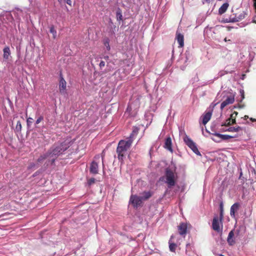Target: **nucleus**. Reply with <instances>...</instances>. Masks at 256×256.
Listing matches in <instances>:
<instances>
[{
  "mask_svg": "<svg viewBox=\"0 0 256 256\" xmlns=\"http://www.w3.org/2000/svg\"><path fill=\"white\" fill-rule=\"evenodd\" d=\"M90 172L91 174H98V166L97 162L94 161L92 162L90 164Z\"/></svg>",
  "mask_w": 256,
  "mask_h": 256,
  "instance_id": "nucleus-13",
  "label": "nucleus"
},
{
  "mask_svg": "<svg viewBox=\"0 0 256 256\" xmlns=\"http://www.w3.org/2000/svg\"><path fill=\"white\" fill-rule=\"evenodd\" d=\"M104 45L106 46V49L109 50H110V46L109 44V40L108 38H106L104 41Z\"/></svg>",
  "mask_w": 256,
  "mask_h": 256,
  "instance_id": "nucleus-27",
  "label": "nucleus"
},
{
  "mask_svg": "<svg viewBox=\"0 0 256 256\" xmlns=\"http://www.w3.org/2000/svg\"><path fill=\"white\" fill-rule=\"evenodd\" d=\"M59 3L61 4L62 2V0H58Z\"/></svg>",
  "mask_w": 256,
  "mask_h": 256,
  "instance_id": "nucleus-40",
  "label": "nucleus"
},
{
  "mask_svg": "<svg viewBox=\"0 0 256 256\" xmlns=\"http://www.w3.org/2000/svg\"><path fill=\"white\" fill-rule=\"evenodd\" d=\"M116 17L117 20H122V12L120 8H118L116 12Z\"/></svg>",
  "mask_w": 256,
  "mask_h": 256,
  "instance_id": "nucleus-24",
  "label": "nucleus"
},
{
  "mask_svg": "<svg viewBox=\"0 0 256 256\" xmlns=\"http://www.w3.org/2000/svg\"><path fill=\"white\" fill-rule=\"evenodd\" d=\"M246 16V14L244 12H242L239 14H233L228 18H224L222 22L224 23L237 22L244 19Z\"/></svg>",
  "mask_w": 256,
  "mask_h": 256,
  "instance_id": "nucleus-3",
  "label": "nucleus"
},
{
  "mask_svg": "<svg viewBox=\"0 0 256 256\" xmlns=\"http://www.w3.org/2000/svg\"><path fill=\"white\" fill-rule=\"evenodd\" d=\"M94 182H95L94 178H91L88 180V184L89 185H91V184H94Z\"/></svg>",
  "mask_w": 256,
  "mask_h": 256,
  "instance_id": "nucleus-33",
  "label": "nucleus"
},
{
  "mask_svg": "<svg viewBox=\"0 0 256 256\" xmlns=\"http://www.w3.org/2000/svg\"><path fill=\"white\" fill-rule=\"evenodd\" d=\"M174 238V236H172L169 240V248L170 251L172 252H175L176 248L177 246L176 244L174 242H171V240Z\"/></svg>",
  "mask_w": 256,
  "mask_h": 256,
  "instance_id": "nucleus-22",
  "label": "nucleus"
},
{
  "mask_svg": "<svg viewBox=\"0 0 256 256\" xmlns=\"http://www.w3.org/2000/svg\"><path fill=\"white\" fill-rule=\"evenodd\" d=\"M224 40L225 42H228V41H230V40H227L226 38L224 39Z\"/></svg>",
  "mask_w": 256,
  "mask_h": 256,
  "instance_id": "nucleus-39",
  "label": "nucleus"
},
{
  "mask_svg": "<svg viewBox=\"0 0 256 256\" xmlns=\"http://www.w3.org/2000/svg\"><path fill=\"white\" fill-rule=\"evenodd\" d=\"M132 134L126 140H120L118 144L116 152L118 154V158L119 161L122 164L124 162L127 152L130 148L132 144Z\"/></svg>",
  "mask_w": 256,
  "mask_h": 256,
  "instance_id": "nucleus-1",
  "label": "nucleus"
},
{
  "mask_svg": "<svg viewBox=\"0 0 256 256\" xmlns=\"http://www.w3.org/2000/svg\"><path fill=\"white\" fill-rule=\"evenodd\" d=\"M250 120H251L252 122H255V121H256V119L252 118H250Z\"/></svg>",
  "mask_w": 256,
  "mask_h": 256,
  "instance_id": "nucleus-38",
  "label": "nucleus"
},
{
  "mask_svg": "<svg viewBox=\"0 0 256 256\" xmlns=\"http://www.w3.org/2000/svg\"><path fill=\"white\" fill-rule=\"evenodd\" d=\"M238 114V112H234L232 114H230V118H234L236 120V118Z\"/></svg>",
  "mask_w": 256,
  "mask_h": 256,
  "instance_id": "nucleus-32",
  "label": "nucleus"
},
{
  "mask_svg": "<svg viewBox=\"0 0 256 256\" xmlns=\"http://www.w3.org/2000/svg\"><path fill=\"white\" fill-rule=\"evenodd\" d=\"M230 125H232L230 119V118H228V119H227L226 120V122H224V124H223L222 125V126H230Z\"/></svg>",
  "mask_w": 256,
  "mask_h": 256,
  "instance_id": "nucleus-29",
  "label": "nucleus"
},
{
  "mask_svg": "<svg viewBox=\"0 0 256 256\" xmlns=\"http://www.w3.org/2000/svg\"><path fill=\"white\" fill-rule=\"evenodd\" d=\"M248 118V116H244V119H246V118Z\"/></svg>",
  "mask_w": 256,
  "mask_h": 256,
  "instance_id": "nucleus-41",
  "label": "nucleus"
},
{
  "mask_svg": "<svg viewBox=\"0 0 256 256\" xmlns=\"http://www.w3.org/2000/svg\"><path fill=\"white\" fill-rule=\"evenodd\" d=\"M234 96H228L222 102V103L221 104V105H220L221 110L224 109V107H226V106H228L230 104H232V103H234Z\"/></svg>",
  "mask_w": 256,
  "mask_h": 256,
  "instance_id": "nucleus-10",
  "label": "nucleus"
},
{
  "mask_svg": "<svg viewBox=\"0 0 256 256\" xmlns=\"http://www.w3.org/2000/svg\"><path fill=\"white\" fill-rule=\"evenodd\" d=\"M142 200L140 196L136 195H132L130 197V202L134 207H138L142 204Z\"/></svg>",
  "mask_w": 256,
  "mask_h": 256,
  "instance_id": "nucleus-6",
  "label": "nucleus"
},
{
  "mask_svg": "<svg viewBox=\"0 0 256 256\" xmlns=\"http://www.w3.org/2000/svg\"><path fill=\"white\" fill-rule=\"evenodd\" d=\"M164 148L170 151V152H172V139L171 138L168 136V137L164 142Z\"/></svg>",
  "mask_w": 256,
  "mask_h": 256,
  "instance_id": "nucleus-14",
  "label": "nucleus"
},
{
  "mask_svg": "<svg viewBox=\"0 0 256 256\" xmlns=\"http://www.w3.org/2000/svg\"><path fill=\"white\" fill-rule=\"evenodd\" d=\"M220 256H224L220 254Z\"/></svg>",
  "mask_w": 256,
  "mask_h": 256,
  "instance_id": "nucleus-42",
  "label": "nucleus"
},
{
  "mask_svg": "<svg viewBox=\"0 0 256 256\" xmlns=\"http://www.w3.org/2000/svg\"><path fill=\"white\" fill-rule=\"evenodd\" d=\"M66 2L69 6H72V1L70 0H66Z\"/></svg>",
  "mask_w": 256,
  "mask_h": 256,
  "instance_id": "nucleus-37",
  "label": "nucleus"
},
{
  "mask_svg": "<svg viewBox=\"0 0 256 256\" xmlns=\"http://www.w3.org/2000/svg\"><path fill=\"white\" fill-rule=\"evenodd\" d=\"M234 230H232L228 234V238H227V242L229 245L230 246H233L235 243L236 242L234 240Z\"/></svg>",
  "mask_w": 256,
  "mask_h": 256,
  "instance_id": "nucleus-15",
  "label": "nucleus"
},
{
  "mask_svg": "<svg viewBox=\"0 0 256 256\" xmlns=\"http://www.w3.org/2000/svg\"><path fill=\"white\" fill-rule=\"evenodd\" d=\"M240 207L238 202H236L233 204L230 209V215L232 218H236V212L238 211Z\"/></svg>",
  "mask_w": 256,
  "mask_h": 256,
  "instance_id": "nucleus-9",
  "label": "nucleus"
},
{
  "mask_svg": "<svg viewBox=\"0 0 256 256\" xmlns=\"http://www.w3.org/2000/svg\"><path fill=\"white\" fill-rule=\"evenodd\" d=\"M105 66V62L104 61H101L100 63L99 66L100 69H102Z\"/></svg>",
  "mask_w": 256,
  "mask_h": 256,
  "instance_id": "nucleus-34",
  "label": "nucleus"
},
{
  "mask_svg": "<svg viewBox=\"0 0 256 256\" xmlns=\"http://www.w3.org/2000/svg\"><path fill=\"white\" fill-rule=\"evenodd\" d=\"M240 93L241 96V100L240 102H242L244 98V92L243 90H240Z\"/></svg>",
  "mask_w": 256,
  "mask_h": 256,
  "instance_id": "nucleus-30",
  "label": "nucleus"
},
{
  "mask_svg": "<svg viewBox=\"0 0 256 256\" xmlns=\"http://www.w3.org/2000/svg\"><path fill=\"white\" fill-rule=\"evenodd\" d=\"M22 130V124L20 121H18L16 126V131L17 132H20Z\"/></svg>",
  "mask_w": 256,
  "mask_h": 256,
  "instance_id": "nucleus-26",
  "label": "nucleus"
},
{
  "mask_svg": "<svg viewBox=\"0 0 256 256\" xmlns=\"http://www.w3.org/2000/svg\"><path fill=\"white\" fill-rule=\"evenodd\" d=\"M166 183L168 188H170L176 184V180L174 173L170 169L167 168L166 170Z\"/></svg>",
  "mask_w": 256,
  "mask_h": 256,
  "instance_id": "nucleus-4",
  "label": "nucleus"
},
{
  "mask_svg": "<svg viewBox=\"0 0 256 256\" xmlns=\"http://www.w3.org/2000/svg\"><path fill=\"white\" fill-rule=\"evenodd\" d=\"M190 226V224H188L185 222L180 223V224L178 226V233L180 235L185 236V235L187 233V230L188 228V226Z\"/></svg>",
  "mask_w": 256,
  "mask_h": 256,
  "instance_id": "nucleus-7",
  "label": "nucleus"
},
{
  "mask_svg": "<svg viewBox=\"0 0 256 256\" xmlns=\"http://www.w3.org/2000/svg\"><path fill=\"white\" fill-rule=\"evenodd\" d=\"M46 159H48V162H51L50 159H52V157L50 156V154H49V152L48 151L46 154H44L42 155H41L38 158L37 161L38 162H42L44 160H45Z\"/></svg>",
  "mask_w": 256,
  "mask_h": 256,
  "instance_id": "nucleus-17",
  "label": "nucleus"
},
{
  "mask_svg": "<svg viewBox=\"0 0 256 256\" xmlns=\"http://www.w3.org/2000/svg\"><path fill=\"white\" fill-rule=\"evenodd\" d=\"M242 128L239 126H236L234 127H230L228 128L226 130L230 132H238L240 130H242Z\"/></svg>",
  "mask_w": 256,
  "mask_h": 256,
  "instance_id": "nucleus-23",
  "label": "nucleus"
},
{
  "mask_svg": "<svg viewBox=\"0 0 256 256\" xmlns=\"http://www.w3.org/2000/svg\"><path fill=\"white\" fill-rule=\"evenodd\" d=\"M32 118H28V120H27L28 124H29L30 123H32Z\"/></svg>",
  "mask_w": 256,
  "mask_h": 256,
  "instance_id": "nucleus-36",
  "label": "nucleus"
},
{
  "mask_svg": "<svg viewBox=\"0 0 256 256\" xmlns=\"http://www.w3.org/2000/svg\"><path fill=\"white\" fill-rule=\"evenodd\" d=\"M142 196H140L142 200H146L150 198L152 196V192L150 191H144L142 193Z\"/></svg>",
  "mask_w": 256,
  "mask_h": 256,
  "instance_id": "nucleus-20",
  "label": "nucleus"
},
{
  "mask_svg": "<svg viewBox=\"0 0 256 256\" xmlns=\"http://www.w3.org/2000/svg\"><path fill=\"white\" fill-rule=\"evenodd\" d=\"M220 221L222 222V220L223 219V206L222 204L221 203L220 204Z\"/></svg>",
  "mask_w": 256,
  "mask_h": 256,
  "instance_id": "nucleus-28",
  "label": "nucleus"
},
{
  "mask_svg": "<svg viewBox=\"0 0 256 256\" xmlns=\"http://www.w3.org/2000/svg\"><path fill=\"white\" fill-rule=\"evenodd\" d=\"M184 140L186 144L197 155H200L196 144L187 135L184 138Z\"/></svg>",
  "mask_w": 256,
  "mask_h": 256,
  "instance_id": "nucleus-5",
  "label": "nucleus"
},
{
  "mask_svg": "<svg viewBox=\"0 0 256 256\" xmlns=\"http://www.w3.org/2000/svg\"><path fill=\"white\" fill-rule=\"evenodd\" d=\"M176 39L179 44V47L182 48L184 46V36L182 34L179 32L178 30L176 32Z\"/></svg>",
  "mask_w": 256,
  "mask_h": 256,
  "instance_id": "nucleus-12",
  "label": "nucleus"
},
{
  "mask_svg": "<svg viewBox=\"0 0 256 256\" xmlns=\"http://www.w3.org/2000/svg\"><path fill=\"white\" fill-rule=\"evenodd\" d=\"M66 82L62 74H60V81H59V90L60 92L62 94H66Z\"/></svg>",
  "mask_w": 256,
  "mask_h": 256,
  "instance_id": "nucleus-8",
  "label": "nucleus"
},
{
  "mask_svg": "<svg viewBox=\"0 0 256 256\" xmlns=\"http://www.w3.org/2000/svg\"><path fill=\"white\" fill-rule=\"evenodd\" d=\"M212 115V112H206L202 116V123L205 125L210 120Z\"/></svg>",
  "mask_w": 256,
  "mask_h": 256,
  "instance_id": "nucleus-16",
  "label": "nucleus"
},
{
  "mask_svg": "<svg viewBox=\"0 0 256 256\" xmlns=\"http://www.w3.org/2000/svg\"><path fill=\"white\" fill-rule=\"evenodd\" d=\"M229 4L228 2L224 3L219 8L218 10V14H224L227 10Z\"/></svg>",
  "mask_w": 256,
  "mask_h": 256,
  "instance_id": "nucleus-18",
  "label": "nucleus"
},
{
  "mask_svg": "<svg viewBox=\"0 0 256 256\" xmlns=\"http://www.w3.org/2000/svg\"><path fill=\"white\" fill-rule=\"evenodd\" d=\"M230 119L232 124H236V120L234 118H230Z\"/></svg>",
  "mask_w": 256,
  "mask_h": 256,
  "instance_id": "nucleus-35",
  "label": "nucleus"
},
{
  "mask_svg": "<svg viewBox=\"0 0 256 256\" xmlns=\"http://www.w3.org/2000/svg\"><path fill=\"white\" fill-rule=\"evenodd\" d=\"M212 228L214 230L217 232L220 231V222L218 221V216H214L213 218L212 222Z\"/></svg>",
  "mask_w": 256,
  "mask_h": 256,
  "instance_id": "nucleus-11",
  "label": "nucleus"
},
{
  "mask_svg": "<svg viewBox=\"0 0 256 256\" xmlns=\"http://www.w3.org/2000/svg\"><path fill=\"white\" fill-rule=\"evenodd\" d=\"M3 52H4V55H3L4 58L5 59H8V57L10 54V48L8 46L5 47L3 50Z\"/></svg>",
  "mask_w": 256,
  "mask_h": 256,
  "instance_id": "nucleus-21",
  "label": "nucleus"
},
{
  "mask_svg": "<svg viewBox=\"0 0 256 256\" xmlns=\"http://www.w3.org/2000/svg\"><path fill=\"white\" fill-rule=\"evenodd\" d=\"M50 32L51 34H52L53 38H56V31L54 29V28L53 26H52L50 27Z\"/></svg>",
  "mask_w": 256,
  "mask_h": 256,
  "instance_id": "nucleus-25",
  "label": "nucleus"
},
{
  "mask_svg": "<svg viewBox=\"0 0 256 256\" xmlns=\"http://www.w3.org/2000/svg\"><path fill=\"white\" fill-rule=\"evenodd\" d=\"M44 120V117L42 116H40L38 117V118L36 120V124H38L42 120Z\"/></svg>",
  "mask_w": 256,
  "mask_h": 256,
  "instance_id": "nucleus-31",
  "label": "nucleus"
},
{
  "mask_svg": "<svg viewBox=\"0 0 256 256\" xmlns=\"http://www.w3.org/2000/svg\"><path fill=\"white\" fill-rule=\"evenodd\" d=\"M69 147V143L64 141L51 148L48 150L49 154L52 157V159H50L51 164H54L57 156L66 150Z\"/></svg>",
  "mask_w": 256,
  "mask_h": 256,
  "instance_id": "nucleus-2",
  "label": "nucleus"
},
{
  "mask_svg": "<svg viewBox=\"0 0 256 256\" xmlns=\"http://www.w3.org/2000/svg\"><path fill=\"white\" fill-rule=\"evenodd\" d=\"M214 135L215 136H216V137L220 138L222 140H227L230 138H233L235 137L234 136H230L226 135V134H218V133L214 134Z\"/></svg>",
  "mask_w": 256,
  "mask_h": 256,
  "instance_id": "nucleus-19",
  "label": "nucleus"
}]
</instances>
